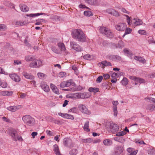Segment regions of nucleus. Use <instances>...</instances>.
I'll use <instances>...</instances> for the list:
<instances>
[{
	"label": "nucleus",
	"mask_w": 155,
	"mask_h": 155,
	"mask_svg": "<svg viewBox=\"0 0 155 155\" xmlns=\"http://www.w3.org/2000/svg\"><path fill=\"white\" fill-rule=\"evenodd\" d=\"M58 115L59 116H61L63 117L68 119H71V120H73L74 119V117L73 115H70L67 114H63L61 113H59Z\"/></svg>",
	"instance_id": "obj_14"
},
{
	"label": "nucleus",
	"mask_w": 155,
	"mask_h": 155,
	"mask_svg": "<svg viewBox=\"0 0 155 155\" xmlns=\"http://www.w3.org/2000/svg\"><path fill=\"white\" fill-rule=\"evenodd\" d=\"M9 76L13 80L16 82H18L20 81L19 76L16 74H10Z\"/></svg>",
	"instance_id": "obj_13"
},
{
	"label": "nucleus",
	"mask_w": 155,
	"mask_h": 155,
	"mask_svg": "<svg viewBox=\"0 0 155 155\" xmlns=\"http://www.w3.org/2000/svg\"><path fill=\"white\" fill-rule=\"evenodd\" d=\"M83 58L85 59L91 60V55L89 54H86L83 56Z\"/></svg>",
	"instance_id": "obj_51"
},
{
	"label": "nucleus",
	"mask_w": 155,
	"mask_h": 155,
	"mask_svg": "<svg viewBox=\"0 0 155 155\" xmlns=\"http://www.w3.org/2000/svg\"><path fill=\"white\" fill-rule=\"evenodd\" d=\"M137 82H139L140 84L144 83L146 82L145 80L144 79L138 77L137 78Z\"/></svg>",
	"instance_id": "obj_46"
},
{
	"label": "nucleus",
	"mask_w": 155,
	"mask_h": 155,
	"mask_svg": "<svg viewBox=\"0 0 155 155\" xmlns=\"http://www.w3.org/2000/svg\"><path fill=\"white\" fill-rule=\"evenodd\" d=\"M89 127V121H87L85 123L83 128L85 131L87 132H89L90 131V130L88 128Z\"/></svg>",
	"instance_id": "obj_26"
},
{
	"label": "nucleus",
	"mask_w": 155,
	"mask_h": 155,
	"mask_svg": "<svg viewBox=\"0 0 155 155\" xmlns=\"http://www.w3.org/2000/svg\"><path fill=\"white\" fill-rule=\"evenodd\" d=\"M70 45L72 48L78 51H80L82 50V49L81 46L74 41H71L70 42Z\"/></svg>",
	"instance_id": "obj_8"
},
{
	"label": "nucleus",
	"mask_w": 155,
	"mask_h": 155,
	"mask_svg": "<svg viewBox=\"0 0 155 155\" xmlns=\"http://www.w3.org/2000/svg\"><path fill=\"white\" fill-rule=\"evenodd\" d=\"M88 91L90 92H94V93L97 92L99 91V88L96 87H90L88 89Z\"/></svg>",
	"instance_id": "obj_31"
},
{
	"label": "nucleus",
	"mask_w": 155,
	"mask_h": 155,
	"mask_svg": "<svg viewBox=\"0 0 155 155\" xmlns=\"http://www.w3.org/2000/svg\"><path fill=\"white\" fill-rule=\"evenodd\" d=\"M0 86H1L2 88H5L7 86V84L5 82H3L1 83V82Z\"/></svg>",
	"instance_id": "obj_47"
},
{
	"label": "nucleus",
	"mask_w": 155,
	"mask_h": 155,
	"mask_svg": "<svg viewBox=\"0 0 155 155\" xmlns=\"http://www.w3.org/2000/svg\"><path fill=\"white\" fill-rule=\"evenodd\" d=\"M54 122L55 124H62L63 123V122L59 120H54Z\"/></svg>",
	"instance_id": "obj_54"
},
{
	"label": "nucleus",
	"mask_w": 155,
	"mask_h": 155,
	"mask_svg": "<svg viewBox=\"0 0 155 155\" xmlns=\"http://www.w3.org/2000/svg\"><path fill=\"white\" fill-rule=\"evenodd\" d=\"M123 147L121 146H117V150L115 151V153L116 155H119L123 151Z\"/></svg>",
	"instance_id": "obj_20"
},
{
	"label": "nucleus",
	"mask_w": 155,
	"mask_h": 155,
	"mask_svg": "<svg viewBox=\"0 0 155 155\" xmlns=\"http://www.w3.org/2000/svg\"><path fill=\"white\" fill-rule=\"evenodd\" d=\"M54 151L56 155H62L60 153L58 147L57 145H54Z\"/></svg>",
	"instance_id": "obj_24"
},
{
	"label": "nucleus",
	"mask_w": 155,
	"mask_h": 155,
	"mask_svg": "<svg viewBox=\"0 0 155 155\" xmlns=\"http://www.w3.org/2000/svg\"><path fill=\"white\" fill-rule=\"evenodd\" d=\"M78 107L79 110L82 113L87 114H90L91 113V111L89 110L84 105L80 104L78 105Z\"/></svg>",
	"instance_id": "obj_7"
},
{
	"label": "nucleus",
	"mask_w": 155,
	"mask_h": 155,
	"mask_svg": "<svg viewBox=\"0 0 155 155\" xmlns=\"http://www.w3.org/2000/svg\"><path fill=\"white\" fill-rule=\"evenodd\" d=\"M51 48V50L55 53L58 54H60V52L55 47L52 46Z\"/></svg>",
	"instance_id": "obj_40"
},
{
	"label": "nucleus",
	"mask_w": 155,
	"mask_h": 155,
	"mask_svg": "<svg viewBox=\"0 0 155 155\" xmlns=\"http://www.w3.org/2000/svg\"><path fill=\"white\" fill-rule=\"evenodd\" d=\"M92 141V140L91 138H87L83 140V142L84 143H91Z\"/></svg>",
	"instance_id": "obj_48"
},
{
	"label": "nucleus",
	"mask_w": 155,
	"mask_h": 155,
	"mask_svg": "<svg viewBox=\"0 0 155 155\" xmlns=\"http://www.w3.org/2000/svg\"><path fill=\"white\" fill-rule=\"evenodd\" d=\"M17 131L14 129L12 128L11 130L10 135L13 138L14 140H16V136L17 134Z\"/></svg>",
	"instance_id": "obj_22"
},
{
	"label": "nucleus",
	"mask_w": 155,
	"mask_h": 155,
	"mask_svg": "<svg viewBox=\"0 0 155 155\" xmlns=\"http://www.w3.org/2000/svg\"><path fill=\"white\" fill-rule=\"evenodd\" d=\"M72 35L73 38L79 41L83 42L86 40L84 33L80 29L73 30Z\"/></svg>",
	"instance_id": "obj_1"
},
{
	"label": "nucleus",
	"mask_w": 155,
	"mask_h": 155,
	"mask_svg": "<svg viewBox=\"0 0 155 155\" xmlns=\"http://www.w3.org/2000/svg\"><path fill=\"white\" fill-rule=\"evenodd\" d=\"M77 109L76 107H74L73 108L69 110V112H71L73 113H76L77 111Z\"/></svg>",
	"instance_id": "obj_52"
},
{
	"label": "nucleus",
	"mask_w": 155,
	"mask_h": 155,
	"mask_svg": "<svg viewBox=\"0 0 155 155\" xmlns=\"http://www.w3.org/2000/svg\"><path fill=\"white\" fill-rule=\"evenodd\" d=\"M135 143H139V144H145V143L143 140L139 141V140L136 141Z\"/></svg>",
	"instance_id": "obj_59"
},
{
	"label": "nucleus",
	"mask_w": 155,
	"mask_h": 155,
	"mask_svg": "<svg viewBox=\"0 0 155 155\" xmlns=\"http://www.w3.org/2000/svg\"><path fill=\"white\" fill-rule=\"evenodd\" d=\"M103 76L104 79H107L110 77V75L108 74H104L103 75Z\"/></svg>",
	"instance_id": "obj_62"
},
{
	"label": "nucleus",
	"mask_w": 155,
	"mask_h": 155,
	"mask_svg": "<svg viewBox=\"0 0 155 155\" xmlns=\"http://www.w3.org/2000/svg\"><path fill=\"white\" fill-rule=\"evenodd\" d=\"M142 24L143 22L142 20L139 19H136L134 23L135 25L136 26L141 25Z\"/></svg>",
	"instance_id": "obj_37"
},
{
	"label": "nucleus",
	"mask_w": 155,
	"mask_h": 155,
	"mask_svg": "<svg viewBox=\"0 0 155 155\" xmlns=\"http://www.w3.org/2000/svg\"><path fill=\"white\" fill-rule=\"evenodd\" d=\"M101 64L105 66H112L111 63L109 62H107L106 61H102L101 62Z\"/></svg>",
	"instance_id": "obj_33"
},
{
	"label": "nucleus",
	"mask_w": 155,
	"mask_h": 155,
	"mask_svg": "<svg viewBox=\"0 0 155 155\" xmlns=\"http://www.w3.org/2000/svg\"><path fill=\"white\" fill-rule=\"evenodd\" d=\"M106 12L114 16H120V15L118 12L112 8H110L107 10Z\"/></svg>",
	"instance_id": "obj_11"
},
{
	"label": "nucleus",
	"mask_w": 155,
	"mask_h": 155,
	"mask_svg": "<svg viewBox=\"0 0 155 155\" xmlns=\"http://www.w3.org/2000/svg\"><path fill=\"white\" fill-rule=\"evenodd\" d=\"M103 143L106 146H109L112 144V142L111 140L109 139H106L103 141Z\"/></svg>",
	"instance_id": "obj_27"
},
{
	"label": "nucleus",
	"mask_w": 155,
	"mask_h": 155,
	"mask_svg": "<svg viewBox=\"0 0 155 155\" xmlns=\"http://www.w3.org/2000/svg\"><path fill=\"white\" fill-rule=\"evenodd\" d=\"M126 133L124 131H122L117 133L116 134V135L117 136H121L124 135Z\"/></svg>",
	"instance_id": "obj_44"
},
{
	"label": "nucleus",
	"mask_w": 155,
	"mask_h": 155,
	"mask_svg": "<svg viewBox=\"0 0 155 155\" xmlns=\"http://www.w3.org/2000/svg\"><path fill=\"white\" fill-rule=\"evenodd\" d=\"M20 8L21 11L23 12H26L29 11L28 7L25 5L21 4L20 5Z\"/></svg>",
	"instance_id": "obj_19"
},
{
	"label": "nucleus",
	"mask_w": 155,
	"mask_h": 155,
	"mask_svg": "<svg viewBox=\"0 0 155 155\" xmlns=\"http://www.w3.org/2000/svg\"><path fill=\"white\" fill-rule=\"evenodd\" d=\"M42 62L40 60H36L34 62H32L29 64L31 68H37L42 66Z\"/></svg>",
	"instance_id": "obj_5"
},
{
	"label": "nucleus",
	"mask_w": 155,
	"mask_h": 155,
	"mask_svg": "<svg viewBox=\"0 0 155 155\" xmlns=\"http://www.w3.org/2000/svg\"><path fill=\"white\" fill-rule=\"evenodd\" d=\"M107 58L114 61H120L121 60V57L120 56L113 54L108 55Z\"/></svg>",
	"instance_id": "obj_9"
},
{
	"label": "nucleus",
	"mask_w": 155,
	"mask_h": 155,
	"mask_svg": "<svg viewBox=\"0 0 155 155\" xmlns=\"http://www.w3.org/2000/svg\"><path fill=\"white\" fill-rule=\"evenodd\" d=\"M7 109L12 112H15L17 110L16 106H10L7 107Z\"/></svg>",
	"instance_id": "obj_32"
},
{
	"label": "nucleus",
	"mask_w": 155,
	"mask_h": 155,
	"mask_svg": "<svg viewBox=\"0 0 155 155\" xmlns=\"http://www.w3.org/2000/svg\"><path fill=\"white\" fill-rule=\"evenodd\" d=\"M77 153V150L76 149H74L71 150L70 152V155H75Z\"/></svg>",
	"instance_id": "obj_42"
},
{
	"label": "nucleus",
	"mask_w": 155,
	"mask_h": 155,
	"mask_svg": "<svg viewBox=\"0 0 155 155\" xmlns=\"http://www.w3.org/2000/svg\"><path fill=\"white\" fill-rule=\"evenodd\" d=\"M60 87H66V81H64L62 82L60 84Z\"/></svg>",
	"instance_id": "obj_53"
},
{
	"label": "nucleus",
	"mask_w": 155,
	"mask_h": 155,
	"mask_svg": "<svg viewBox=\"0 0 155 155\" xmlns=\"http://www.w3.org/2000/svg\"><path fill=\"white\" fill-rule=\"evenodd\" d=\"M137 153V152L136 151L133 150L130 153H128L127 155H136Z\"/></svg>",
	"instance_id": "obj_64"
},
{
	"label": "nucleus",
	"mask_w": 155,
	"mask_h": 155,
	"mask_svg": "<svg viewBox=\"0 0 155 155\" xmlns=\"http://www.w3.org/2000/svg\"><path fill=\"white\" fill-rule=\"evenodd\" d=\"M148 38L149 39L148 40V42L149 44H151V43L155 44V41H153L152 40V39H153L152 37H149Z\"/></svg>",
	"instance_id": "obj_50"
},
{
	"label": "nucleus",
	"mask_w": 155,
	"mask_h": 155,
	"mask_svg": "<svg viewBox=\"0 0 155 155\" xmlns=\"http://www.w3.org/2000/svg\"><path fill=\"white\" fill-rule=\"evenodd\" d=\"M63 143L64 145L69 147H73L74 146V144L71 140L68 138H66L64 139Z\"/></svg>",
	"instance_id": "obj_6"
},
{
	"label": "nucleus",
	"mask_w": 155,
	"mask_h": 155,
	"mask_svg": "<svg viewBox=\"0 0 155 155\" xmlns=\"http://www.w3.org/2000/svg\"><path fill=\"white\" fill-rule=\"evenodd\" d=\"M112 104L113 105V109L114 112V115L116 116L117 115V106L118 105V102L117 101H113L112 102Z\"/></svg>",
	"instance_id": "obj_12"
},
{
	"label": "nucleus",
	"mask_w": 155,
	"mask_h": 155,
	"mask_svg": "<svg viewBox=\"0 0 155 155\" xmlns=\"http://www.w3.org/2000/svg\"><path fill=\"white\" fill-rule=\"evenodd\" d=\"M22 74L24 77L26 79L33 80L34 78V77L25 71H24L22 72Z\"/></svg>",
	"instance_id": "obj_17"
},
{
	"label": "nucleus",
	"mask_w": 155,
	"mask_h": 155,
	"mask_svg": "<svg viewBox=\"0 0 155 155\" xmlns=\"http://www.w3.org/2000/svg\"><path fill=\"white\" fill-rule=\"evenodd\" d=\"M138 32L140 35H146L147 34L146 31L144 30H139Z\"/></svg>",
	"instance_id": "obj_45"
},
{
	"label": "nucleus",
	"mask_w": 155,
	"mask_h": 155,
	"mask_svg": "<svg viewBox=\"0 0 155 155\" xmlns=\"http://www.w3.org/2000/svg\"><path fill=\"white\" fill-rule=\"evenodd\" d=\"M125 46L124 43L122 41H119L117 44H114L113 45V48H119L122 49Z\"/></svg>",
	"instance_id": "obj_15"
},
{
	"label": "nucleus",
	"mask_w": 155,
	"mask_h": 155,
	"mask_svg": "<svg viewBox=\"0 0 155 155\" xmlns=\"http://www.w3.org/2000/svg\"><path fill=\"white\" fill-rule=\"evenodd\" d=\"M45 74L43 73H39L38 74V77L40 78H43Z\"/></svg>",
	"instance_id": "obj_58"
},
{
	"label": "nucleus",
	"mask_w": 155,
	"mask_h": 155,
	"mask_svg": "<svg viewBox=\"0 0 155 155\" xmlns=\"http://www.w3.org/2000/svg\"><path fill=\"white\" fill-rule=\"evenodd\" d=\"M2 119L4 121H5L7 122H9L10 121V120L8 119L7 118H6L5 117H2Z\"/></svg>",
	"instance_id": "obj_60"
},
{
	"label": "nucleus",
	"mask_w": 155,
	"mask_h": 155,
	"mask_svg": "<svg viewBox=\"0 0 155 155\" xmlns=\"http://www.w3.org/2000/svg\"><path fill=\"white\" fill-rule=\"evenodd\" d=\"M84 13L85 15L87 16H91L93 15L91 12L88 11H84Z\"/></svg>",
	"instance_id": "obj_39"
},
{
	"label": "nucleus",
	"mask_w": 155,
	"mask_h": 155,
	"mask_svg": "<svg viewBox=\"0 0 155 155\" xmlns=\"http://www.w3.org/2000/svg\"><path fill=\"white\" fill-rule=\"evenodd\" d=\"M47 21L46 20L42 19H38L36 20L35 25H40L41 22H46Z\"/></svg>",
	"instance_id": "obj_34"
},
{
	"label": "nucleus",
	"mask_w": 155,
	"mask_h": 155,
	"mask_svg": "<svg viewBox=\"0 0 155 155\" xmlns=\"http://www.w3.org/2000/svg\"><path fill=\"white\" fill-rule=\"evenodd\" d=\"M146 109L150 110H155V105L153 104H150L147 105Z\"/></svg>",
	"instance_id": "obj_25"
},
{
	"label": "nucleus",
	"mask_w": 155,
	"mask_h": 155,
	"mask_svg": "<svg viewBox=\"0 0 155 155\" xmlns=\"http://www.w3.org/2000/svg\"><path fill=\"white\" fill-rule=\"evenodd\" d=\"M20 97L22 99L25 98L26 96V94L21 93L19 95Z\"/></svg>",
	"instance_id": "obj_63"
},
{
	"label": "nucleus",
	"mask_w": 155,
	"mask_h": 155,
	"mask_svg": "<svg viewBox=\"0 0 155 155\" xmlns=\"http://www.w3.org/2000/svg\"><path fill=\"white\" fill-rule=\"evenodd\" d=\"M116 28L119 31H124L127 28V25L125 23H120L117 25Z\"/></svg>",
	"instance_id": "obj_10"
},
{
	"label": "nucleus",
	"mask_w": 155,
	"mask_h": 155,
	"mask_svg": "<svg viewBox=\"0 0 155 155\" xmlns=\"http://www.w3.org/2000/svg\"><path fill=\"white\" fill-rule=\"evenodd\" d=\"M134 59L143 64L145 63L146 62V60L141 57L135 56H134Z\"/></svg>",
	"instance_id": "obj_23"
},
{
	"label": "nucleus",
	"mask_w": 155,
	"mask_h": 155,
	"mask_svg": "<svg viewBox=\"0 0 155 155\" xmlns=\"http://www.w3.org/2000/svg\"><path fill=\"white\" fill-rule=\"evenodd\" d=\"M41 87L42 89L45 92H48L49 91L50 89L49 86L45 82L41 83Z\"/></svg>",
	"instance_id": "obj_16"
},
{
	"label": "nucleus",
	"mask_w": 155,
	"mask_h": 155,
	"mask_svg": "<svg viewBox=\"0 0 155 155\" xmlns=\"http://www.w3.org/2000/svg\"><path fill=\"white\" fill-rule=\"evenodd\" d=\"M22 120L25 123L29 126H33L35 124V119L30 115H26L23 116Z\"/></svg>",
	"instance_id": "obj_2"
},
{
	"label": "nucleus",
	"mask_w": 155,
	"mask_h": 155,
	"mask_svg": "<svg viewBox=\"0 0 155 155\" xmlns=\"http://www.w3.org/2000/svg\"><path fill=\"white\" fill-rule=\"evenodd\" d=\"M103 78L102 76H99L96 80V82L97 83H100L102 81Z\"/></svg>",
	"instance_id": "obj_49"
},
{
	"label": "nucleus",
	"mask_w": 155,
	"mask_h": 155,
	"mask_svg": "<svg viewBox=\"0 0 155 155\" xmlns=\"http://www.w3.org/2000/svg\"><path fill=\"white\" fill-rule=\"evenodd\" d=\"M44 13H38L36 14H27L26 16L27 17H34L37 16H38L40 15L43 14Z\"/></svg>",
	"instance_id": "obj_35"
},
{
	"label": "nucleus",
	"mask_w": 155,
	"mask_h": 155,
	"mask_svg": "<svg viewBox=\"0 0 155 155\" xmlns=\"http://www.w3.org/2000/svg\"><path fill=\"white\" fill-rule=\"evenodd\" d=\"M76 96L78 98H83L84 95L82 93H77L76 94Z\"/></svg>",
	"instance_id": "obj_57"
},
{
	"label": "nucleus",
	"mask_w": 155,
	"mask_h": 155,
	"mask_svg": "<svg viewBox=\"0 0 155 155\" xmlns=\"http://www.w3.org/2000/svg\"><path fill=\"white\" fill-rule=\"evenodd\" d=\"M125 33L123 35V37H124L126 35L130 33L132 31V29L129 28H126Z\"/></svg>",
	"instance_id": "obj_41"
},
{
	"label": "nucleus",
	"mask_w": 155,
	"mask_h": 155,
	"mask_svg": "<svg viewBox=\"0 0 155 155\" xmlns=\"http://www.w3.org/2000/svg\"><path fill=\"white\" fill-rule=\"evenodd\" d=\"M34 59V57L31 55H27L25 57V60L27 61H31Z\"/></svg>",
	"instance_id": "obj_28"
},
{
	"label": "nucleus",
	"mask_w": 155,
	"mask_h": 155,
	"mask_svg": "<svg viewBox=\"0 0 155 155\" xmlns=\"http://www.w3.org/2000/svg\"><path fill=\"white\" fill-rule=\"evenodd\" d=\"M99 31L100 32L107 37L112 38L113 37V33L107 28L101 27L99 29Z\"/></svg>",
	"instance_id": "obj_3"
},
{
	"label": "nucleus",
	"mask_w": 155,
	"mask_h": 155,
	"mask_svg": "<svg viewBox=\"0 0 155 155\" xmlns=\"http://www.w3.org/2000/svg\"><path fill=\"white\" fill-rule=\"evenodd\" d=\"M7 29L6 26L4 24H0V30L5 31Z\"/></svg>",
	"instance_id": "obj_43"
},
{
	"label": "nucleus",
	"mask_w": 155,
	"mask_h": 155,
	"mask_svg": "<svg viewBox=\"0 0 155 155\" xmlns=\"http://www.w3.org/2000/svg\"><path fill=\"white\" fill-rule=\"evenodd\" d=\"M85 2L90 5H93L97 3L96 0H84Z\"/></svg>",
	"instance_id": "obj_30"
},
{
	"label": "nucleus",
	"mask_w": 155,
	"mask_h": 155,
	"mask_svg": "<svg viewBox=\"0 0 155 155\" xmlns=\"http://www.w3.org/2000/svg\"><path fill=\"white\" fill-rule=\"evenodd\" d=\"M119 129L118 126L113 122L110 123L109 126L107 127V129L109 132H117Z\"/></svg>",
	"instance_id": "obj_4"
},
{
	"label": "nucleus",
	"mask_w": 155,
	"mask_h": 155,
	"mask_svg": "<svg viewBox=\"0 0 155 155\" xmlns=\"http://www.w3.org/2000/svg\"><path fill=\"white\" fill-rule=\"evenodd\" d=\"M66 87H69L71 85H75V84L74 83L72 82V81L71 80H69L66 81Z\"/></svg>",
	"instance_id": "obj_36"
},
{
	"label": "nucleus",
	"mask_w": 155,
	"mask_h": 155,
	"mask_svg": "<svg viewBox=\"0 0 155 155\" xmlns=\"http://www.w3.org/2000/svg\"><path fill=\"white\" fill-rule=\"evenodd\" d=\"M7 73L1 67H0V74H6Z\"/></svg>",
	"instance_id": "obj_61"
},
{
	"label": "nucleus",
	"mask_w": 155,
	"mask_h": 155,
	"mask_svg": "<svg viewBox=\"0 0 155 155\" xmlns=\"http://www.w3.org/2000/svg\"><path fill=\"white\" fill-rule=\"evenodd\" d=\"M137 78L138 77H137L134 76H129V78H130V79L134 80L136 81H137Z\"/></svg>",
	"instance_id": "obj_56"
},
{
	"label": "nucleus",
	"mask_w": 155,
	"mask_h": 155,
	"mask_svg": "<svg viewBox=\"0 0 155 155\" xmlns=\"http://www.w3.org/2000/svg\"><path fill=\"white\" fill-rule=\"evenodd\" d=\"M12 91H3L0 92V94L2 96H11L13 94Z\"/></svg>",
	"instance_id": "obj_21"
},
{
	"label": "nucleus",
	"mask_w": 155,
	"mask_h": 155,
	"mask_svg": "<svg viewBox=\"0 0 155 155\" xmlns=\"http://www.w3.org/2000/svg\"><path fill=\"white\" fill-rule=\"evenodd\" d=\"M58 47L61 49L62 51H64L66 50L65 47L64 43H59L58 44Z\"/></svg>",
	"instance_id": "obj_29"
},
{
	"label": "nucleus",
	"mask_w": 155,
	"mask_h": 155,
	"mask_svg": "<svg viewBox=\"0 0 155 155\" xmlns=\"http://www.w3.org/2000/svg\"><path fill=\"white\" fill-rule=\"evenodd\" d=\"M16 25H25V23L24 22L17 21L16 22Z\"/></svg>",
	"instance_id": "obj_55"
},
{
	"label": "nucleus",
	"mask_w": 155,
	"mask_h": 155,
	"mask_svg": "<svg viewBox=\"0 0 155 155\" xmlns=\"http://www.w3.org/2000/svg\"><path fill=\"white\" fill-rule=\"evenodd\" d=\"M121 83L123 85H126L128 83V80L127 78L124 77L121 81Z\"/></svg>",
	"instance_id": "obj_38"
},
{
	"label": "nucleus",
	"mask_w": 155,
	"mask_h": 155,
	"mask_svg": "<svg viewBox=\"0 0 155 155\" xmlns=\"http://www.w3.org/2000/svg\"><path fill=\"white\" fill-rule=\"evenodd\" d=\"M50 86L51 89L54 93L57 94H60V93L58 91V89L57 88L56 86L52 83L50 84Z\"/></svg>",
	"instance_id": "obj_18"
}]
</instances>
